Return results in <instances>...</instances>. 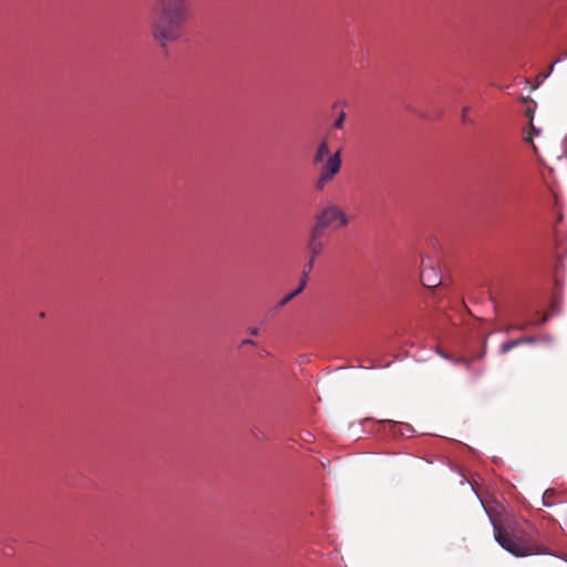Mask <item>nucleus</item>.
Here are the masks:
<instances>
[{"mask_svg":"<svg viewBox=\"0 0 567 567\" xmlns=\"http://www.w3.org/2000/svg\"><path fill=\"white\" fill-rule=\"evenodd\" d=\"M189 19L187 0H156L151 16V32L161 47L178 41Z\"/></svg>","mask_w":567,"mask_h":567,"instance_id":"1","label":"nucleus"},{"mask_svg":"<svg viewBox=\"0 0 567 567\" xmlns=\"http://www.w3.org/2000/svg\"><path fill=\"white\" fill-rule=\"evenodd\" d=\"M496 542L508 553L516 557L543 554L544 548L533 537L522 529H508L494 524Z\"/></svg>","mask_w":567,"mask_h":567,"instance_id":"2","label":"nucleus"},{"mask_svg":"<svg viewBox=\"0 0 567 567\" xmlns=\"http://www.w3.org/2000/svg\"><path fill=\"white\" fill-rule=\"evenodd\" d=\"M349 218L343 209L334 203H328L315 216V224L311 228L321 233L327 229H338L348 226Z\"/></svg>","mask_w":567,"mask_h":567,"instance_id":"3","label":"nucleus"},{"mask_svg":"<svg viewBox=\"0 0 567 567\" xmlns=\"http://www.w3.org/2000/svg\"><path fill=\"white\" fill-rule=\"evenodd\" d=\"M342 166L341 151L338 150L330 155L324 163L316 166L318 168V176L315 181V189L322 192L328 184L340 173Z\"/></svg>","mask_w":567,"mask_h":567,"instance_id":"4","label":"nucleus"},{"mask_svg":"<svg viewBox=\"0 0 567 567\" xmlns=\"http://www.w3.org/2000/svg\"><path fill=\"white\" fill-rule=\"evenodd\" d=\"M327 246V234L310 228L306 248H307V262L302 271L309 275L315 266L316 260L323 254Z\"/></svg>","mask_w":567,"mask_h":567,"instance_id":"5","label":"nucleus"},{"mask_svg":"<svg viewBox=\"0 0 567 567\" xmlns=\"http://www.w3.org/2000/svg\"><path fill=\"white\" fill-rule=\"evenodd\" d=\"M421 282L426 288H435L441 285V278L435 268L425 266V260H422V271L420 275Z\"/></svg>","mask_w":567,"mask_h":567,"instance_id":"6","label":"nucleus"},{"mask_svg":"<svg viewBox=\"0 0 567 567\" xmlns=\"http://www.w3.org/2000/svg\"><path fill=\"white\" fill-rule=\"evenodd\" d=\"M330 146L327 138H323L317 146L313 157H312V164L313 166H319L320 164L324 163L326 159L330 156Z\"/></svg>","mask_w":567,"mask_h":567,"instance_id":"7","label":"nucleus"},{"mask_svg":"<svg viewBox=\"0 0 567 567\" xmlns=\"http://www.w3.org/2000/svg\"><path fill=\"white\" fill-rule=\"evenodd\" d=\"M309 275H305L302 271L300 282L297 289H295L292 292H289L286 297H284L279 303L278 307H285L288 302H290L295 297H297L299 293L303 291V289L307 286Z\"/></svg>","mask_w":567,"mask_h":567,"instance_id":"8","label":"nucleus"},{"mask_svg":"<svg viewBox=\"0 0 567 567\" xmlns=\"http://www.w3.org/2000/svg\"><path fill=\"white\" fill-rule=\"evenodd\" d=\"M540 134V130L536 128L533 122H529V131L526 133L524 141L527 144H530L533 146L534 152H537V148L533 142V137Z\"/></svg>","mask_w":567,"mask_h":567,"instance_id":"9","label":"nucleus"},{"mask_svg":"<svg viewBox=\"0 0 567 567\" xmlns=\"http://www.w3.org/2000/svg\"><path fill=\"white\" fill-rule=\"evenodd\" d=\"M519 346V341L516 340H509L507 342H504L501 347H499V352L502 354H505L507 352H509L511 350H513L514 348L518 347Z\"/></svg>","mask_w":567,"mask_h":567,"instance_id":"10","label":"nucleus"},{"mask_svg":"<svg viewBox=\"0 0 567 567\" xmlns=\"http://www.w3.org/2000/svg\"><path fill=\"white\" fill-rule=\"evenodd\" d=\"M344 120H346V113L341 112L339 114V116L336 118V121L333 123V127L337 130H341L343 127Z\"/></svg>","mask_w":567,"mask_h":567,"instance_id":"11","label":"nucleus"},{"mask_svg":"<svg viewBox=\"0 0 567 567\" xmlns=\"http://www.w3.org/2000/svg\"><path fill=\"white\" fill-rule=\"evenodd\" d=\"M529 324H533V322H527V323H523V324L512 326V327L507 328V331H509L512 329L525 330Z\"/></svg>","mask_w":567,"mask_h":567,"instance_id":"12","label":"nucleus"},{"mask_svg":"<svg viewBox=\"0 0 567 567\" xmlns=\"http://www.w3.org/2000/svg\"><path fill=\"white\" fill-rule=\"evenodd\" d=\"M535 109L532 106H528L525 111V115L529 118V122H533Z\"/></svg>","mask_w":567,"mask_h":567,"instance_id":"13","label":"nucleus"},{"mask_svg":"<svg viewBox=\"0 0 567 567\" xmlns=\"http://www.w3.org/2000/svg\"><path fill=\"white\" fill-rule=\"evenodd\" d=\"M517 341H519V344L533 343L534 342V338H532V337H523V338L517 339Z\"/></svg>","mask_w":567,"mask_h":567,"instance_id":"14","label":"nucleus"},{"mask_svg":"<svg viewBox=\"0 0 567 567\" xmlns=\"http://www.w3.org/2000/svg\"><path fill=\"white\" fill-rule=\"evenodd\" d=\"M558 62H559V60H558V59H557V60H555V61L551 63V65L549 66V71H548V73H546V74H540V75H538V78L546 79V78L549 75V73L554 70V65H555L556 63H558Z\"/></svg>","mask_w":567,"mask_h":567,"instance_id":"15","label":"nucleus"},{"mask_svg":"<svg viewBox=\"0 0 567 567\" xmlns=\"http://www.w3.org/2000/svg\"><path fill=\"white\" fill-rule=\"evenodd\" d=\"M248 332L251 334V336H257L259 333V329L256 328V327H252V328H248Z\"/></svg>","mask_w":567,"mask_h":567,"instance_id":"16","label":"nucleus"},{"mask_svg":"<svg viewBox=\"0 0 567 567\" xmlns=\"http://www.w3.org/2000/svg\"><path fill=\"white\" fill-rule=\"evenodd\" d=\"M255 342L251 339H245L241 341V346H254Z\"/></svg>","mask_w":567,"mask_h":567,"instance_id":"17","label":"nucleus"},{"mask_svg":"<svg viewBox=\"0 0 567 567\" xmlns=\"http://www.w3.org/2000/svg\"><path fill=\"white\" fill-rule=\"evenodd\" d=\"M548 315H544L535 324H543L547 321Z\"/></svg>","mask_w":567,"mask_h":567,"instance_id":"18","label":"nucleus"},{"mask_svg":"<svg viewBox=\"0 0 567 567\" xmlns=\"http://www.w3.org/2000/svg\"><path fill=\"white\" fill-rule=\"evenodd\" d=\"M437 354L444 359H451L450 355L443 351H441L440 349H437Z\"/></svg>","mask_w":567,"mask_h":567,"instance_id":"19","label":"nucleus"},{"mask_svg":"<svg viewBox=\"0 0 567 567\" xmlns=\"http://www.w3.org/2000/svg\"><path fill=\"white\" fill-rule=\"evenodd\" d=\"M468 112V107H464L463 109V112H462V117H463V121L466 120V113Z\"/></svg>","mask_w":567,"mask_h":567,"instance_id":"20","label":"nucleus"},{"mask_svg":"<svg viewBox=\"0 0 567 567\" xmlns=\"http://www.w3.org/2000/svg\"><path fill=\"white\" fill-rule=\"evenodd\" d=\"M523 101H524V103H528V102L533 103V101L529 97H524Z\"/></svg>","mask_w":567,"mask_h":567,"instance_id":"21","label":"nucleus"}]
</instances>
